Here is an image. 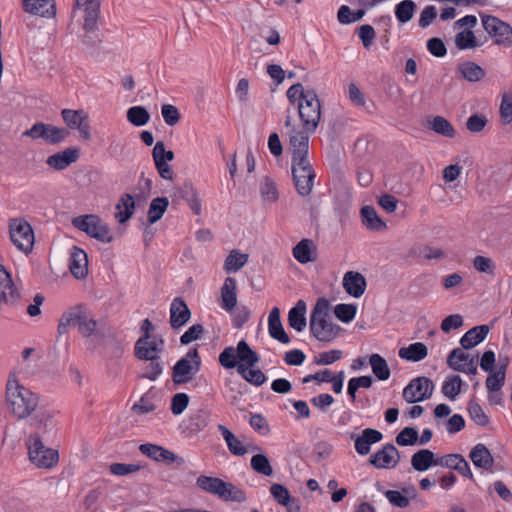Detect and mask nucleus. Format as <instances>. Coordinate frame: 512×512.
<instances>
[{"mask_svg":"<svg viewBox=\"0 0 512 512\" xmlns=\"http://www.w3.org/2000/svg\"><path fill=\"white\" fill-rule=\"evenodd\" d=\"M357 307L354 304H338L334 308L335 316L344 323L352 321L356 315Z\"/></svg>","mask_w":512,"mask_h":512,"instance_id":"obj_54","label":"nucleus"},{"mask_svg":"<svg viewBox=\"0 0 512 512\" xmlns=\"http://www.w3.org/2000/svg\"><path fill=\"white\" fill-rule=\"evenodd\" d=\"M306 303L299 300L288 313V324L297 332H302L306 328Z\"/></svg>","mask_w":512,"mask_h":512,"instance_id":"obj_36","label":"nucleus"},{"mask_svg":"<svg viewBox=\"0 0 512 512\" xmlns=\"http://www.w3.org/2000/svg\"><path fill=\"white\" fill-rule=\"evenodd\" d=\"M458 71L461 73L463 78L469 82L481 81L486 73L483 68L474 62H464L458 66Z\"/></svg>","mask_w":512,"mask_h":512,"instance_id":"obj_42","label":"nucleus"},{"mask_svg":"<svg viewBox=\"0 0 512 512\" xmlns=\"http://www.w3.org/2000/svg\"><path fill=\"white\" fill-rule=\"evenodd\" d=\"M218 430L221 432L223 439L230 453L236 456H243L248 452L260 451V447L252 443L244 444L238 439L226 426L219 424Z\"/></svg>","mask_w":512,"mask_h":512,"instance_id":"obj_20","label":"nucleus"},{"mask_svg":"<svg viewBox=\"0 0 512 512\" xmlns=\"http://www.w3.org/2000/svg\"><path fill=\"white\" fill-rule=\"evenodd\" d=\"M251 468L258 474L271 476L273 469L268 457L264 454H256L252 456L250 461Z\"/></svg>","mask_w":512,"mask_h":512,"instance_id":"obj_50","label":"nucleus"},{"mask_svg":"<svg viewBox=\"0 0 512 512\" xmlns=\"http://www.w3.org/2000/svg\"><path fill=\"white\" fill-rule=\"evenodd\" d=\"M261 198L266 203H276L279 199V191L276 183L268 176L261 179L259 184Z\"/></svg>","mask_w":512,"mask_h":512,"instance_id":"obj_40","label":"nucleus"},{"mask_svg":"<svg viewBox=\"0 0 512 512\" xmlns=\"http://www.w3.org/2000/svg\"><path fill=\"white\" fill-rule=\"evenodd\" d=\"M189 396L186 393H176L171 400V412L174 415L182 414L189 404Z\"/></svg>","mask_w":512,"mask_h":512,"instance_id":"obj_59","label":"nucleus"},{"mask_svg":"<svg viewBox=\"0 0 512 512\" xmlns=\"http://www.w3.org/2000/svg\"><path fill=\"white\" fill-rule=\"evenodd\" d=\"M248 261V254L232 250L224 262V270L228 273L240 270Z\"/></svg>","mask_w":512,"mask_h":512,"instance_id":"obj_45","label":"nucleus"},{"mask_svg":"<svg viewBox=\"0 0 512 512\" xmlns=\"http://www.w3.org/2000/svg\"><path fill=\"white\" fill-rule=\"evenodd\" d=\"M235 350L240 364H244L248 367H254L258 363L259 356L250 348L246 341L241 340L238 342Z\"/></svg>","mask_w":512,"mask_h":512,"instance_id":"obj_41","label":"nucleus"},{"mask_svg":"<svg viewBox=\"0 0 512 512\" xmlns=\"http://www.w3.org/2000/svg\"><path fill=\"white\" fill-rule=\"evenodd\" d=\"M164 341L162 338L151 337L147 332L139 338L135 344V355L141 360L154 359L159 357V353L163 350Z\"/></svg>","mask_w":512,"mask_h":512,"instance_id":"obj_16","label":"nucleus"},{"mask_svg":"<svg viewBox=\"0 0 512 512\" xmlns=\"http://www.w3.org/2000/svg\"><path fill=\"white\" fill-rule=\"evenodd\" d=\"M398 355L401 359L406 361L418 362L427 357L428 349L425 344L421 342H415L407 347L400 348Z\"/></svg>","mask_w":512,"mask_h":512,"instance_id":"obj_37","label":"nucleus"},{"mask_svg":"<svg viewBox=\"0 0 512 512\" xmlns=\"http://www.w3.org/2000/svg\"><path fill=\"white\" fill-rule=\"evenodd\" d=\"M268 330L270 336L280 343L288 344L290 338L285 332L280 319V310L278 307L272 308L268 317Z\"/></svg>","mask_w":512,"mask_h":512,"instance_id":"obj_31","label":"nucleus"},{"mask_svg":"<svg viewBox=\"0 0 512 512\" xmlns=\"http://www.w3.org/2000/svg\"><path fill=\"white\" fill-rule=\"evenodd\" d=\"M310 330L315 338L322 342H331L339 335L341 328L332 322L329 314V302L320 298L310 315Z\"/></svg>","mask_w":512,"mask_h":512,"instance_id":"obj_2","label":"nucleus"},{"mask_svg":"<svg viewBox=\"0 0 512 512\" xmlns=\"http://www.w3.org/2000/svg\"><path fill=\"white\" fill-rule=\"evenodd\" d=\"M499 113L503 125H508L512 122V93L504 92L502 94Z\"/></svg>","mask_w":512,"mask_h":512,"instance_id":"obj_51","label":"nucleus"},{"mask_svg":"<svg viewBox=\"0 0 512 512\" xmlns=\"http://www.w3.org/2000/svg\"><path fill=\"white\" fill-rule=\"evenodd\" d=\"M342 351L341 350H330L319 353L314 358V362L317 365H330L342 358Z\"/></svg>","mask_w":512,"mask_h":512,"instance_id":"obj_58","label":"nucleus"},{"mask_svg":"<svg viewBox=\"0 0 512 512\" xmlns=\"http://www.w3.org/2000/svg\"><path fill=\"white\" fill-rule=\"evenodd\" d=\"M418 440V432L412 427H405L397 436L396 443L400 446L414 445Z\"/></svg>","mask_w":512,"mask_h":512,"instance_id":"obj_57","label":"nucleus"},{"mask_svg":"<svg viewBox=\"0 0 512 512\" xmlns=\"http://www.w3.org/2000/svg\"><path fill=\"white\" fill-rule=\"evenodd\" d=\"M354 439L355 450L359 455H367L371 451V445L380 442L383 435L380 431L372 428H366L359 436H351Z\"/></svg>","mask_w":512,"mask_h":512,"instance_id":"obj_22","label":"nucleus"},{"mask_svg":"<svg viewBox=\"0 0 512 512\" xmlns=\"http://www.w3.org/2000/svg\"><path fill=\"white\" fill-rule=\"evenodd\" d=\"M191 313L187 304L181 298H175L170 306V324L174 329L184 326L190 319Z\"/></svg>","mask_w":512,"mask_h":512,"instance_id":"obj_27","label":"nucleus"},{"mask_svg":"<svg viewBox=\"0 0 512 512\" xmlns=\"http://www.w3.org/2000/svg\"><path fill=\"white\" fill-rule=\"evenodd\" d=\"M489 326L479 325L468 330L460 339L463 349H472L482 342L489 333Z\"/></svg>","mask_w":512,"mask_h":512,"instance_id":"obj_32","label":"nucleus"},{"mask_svg":"<svg viewBox=\"0 0 512 512\" xmlns=\"http://www.w3.org/2000/svg\"><path fill=\"white\" fill-rule=\"evenodd\" d=\"M433 382L427 377H418L410 381L403 390V398L408 403H416L428 399L433 392Z\"/></svg>","mask_w":512,"mask_h":512,"instance_id":"obj_14","label":"nucleus"},{"mask_svg":"<svg viewBox=\"0 0 512 512\" xmlns=\"http://www.w3.org/2000/svg\"><path fill=\"white\" fill-rule=\"evenodd\" d=\"M469 458L476 467L482 469H489L494 463L489 449L482 443H478L472 448Z\"/></svg>","mask_w":512,"mask_h":512,"instance_id":"obj_33","label":"nucleus"},{"mask_svg":"<svg viewBox=\"0 0 512 512\" xmlns=\"http://www.w3.org/2000/svg\"><path fill=\"white\" fill-rule=\"evenodd\" d=\"M385 496L387 500L396 507L407 508L409 506V498L402 495V493L397 490H387Z\"/></svg>","mask_w":512,"mask_h":512,"instance_id":"obj_64","label":"nucleus"},{"mask_svg":"<svg viewBox=\"0 0 512 512\" xmlns=\"http://www.w3.org/2000/svg\"><path fill=\"white\" fill-rule=\"evenodd\" d=\"M360 213L362 223L367 229L372 231H383L387 228L386 223L378 216L376 210L372 206H364Z\"/></svg>","mask_w":512,"mask_h":512,"instance_id":"obj_38","label":"nucleus"},{"mask_svg":"<svg viewBox=\"0 0 512 512\" xmlns=\"http://www.w3.org/2000/svg\"><path fill=\"white\" fill-rule=\"evenodd\" d=\"M139 451L156 462H163L166 464L176 463L178 466L185 464L183 457L176 455L174 452L151 443L141 444Z\"/></svg>","mask_w":512,"mask_h":512,"instance_id":"obj_17","label":"nucleus"},{"mask_svg":"<svg viewBox=\"0 0 512 512\" xmlns=\"http://www.w3.org/2000/svg\"><path fill=\"white\" fill-rule=\"evenodd\" d=\"M197 486L208 493L218 496L224 501L244 502L246 495L232 483L224 482L220 478L201 475L196 480Z\"/></svg>","mask_w":512,"mask_h":512,"instance_id":"obj_3","label":"nucleus"},{"mask_svg":"<svg viewBox=\"0 0 512 512\" xmlns=\"http://www.w3.org/2000/svg\"><path fill=\"white\" fill-rule=\"evenodd\" d=\"M299 117L307 132H314L321 119L320 100L314 90H307L305 100L298 103Z\"/></svg>","mask_w":512,"mask_h":512,"instance_id":"obj_6","label":"nucleus"},{"mask_svg":"<svg viewBox=\"0 0 512 512\" xmlns=\"http://www.w3.org/2000/svg\"><path fill=\"white\" fill-rule=\"evenodd\" d=\"M237 305V286L236 280L227 277L221 287L220 306L225 311H232Z\"/></svg>","mask_w":512,"mask_h":512,"instance_id":"obj_30","label":"nucleus"},{"mask_svg":"<svg viewBox=\"0 0 512 512\" xmlns=\"http://www.w3.org/2000/svg\"><path fill=\"white\" fill-rule=\"evenodd\" d=\"M369 364L374 375L381 381H386L390 377V369L387 361L379 354H372L369 357Z\"/></svg>","mask_w":512,"mask_h":512,"instance_id":"obj_43","label":"nucleus"},{"mask_svg":"<svg viewBox=\"0 0 512 512\" xmlns=\"http://www.w3.org/2000/svg\"><path fill=\"white\" fill-rule=\"evenodd\" d=\"M411 466L419 472L427 471L432 466H437V457L428 449H421L411 457Z\"/></svg>","mask_w":512,"mask_h":512,"instance_id":"obj_34","label":"nucleus"},{"mask_svg":"<svg viewBox=\"0 0 512 512\" xmlns=\"http://www.w3.org/2000/svg\"><path fill=\"white\" fill-rule=\"evenodd\" d=\"M416 4L412 0H403L395 6V16L399 23L409 22L415 13Z\"/></svg>","mask_w":512,"mask_h":512,"instance_id":"obj_46","label":"nucleus"},{"mask_svg":"<svg viewBox=\"0 0 512 512\" xmlns=\"http://www.w3.org/2000/svg\"><path fill=\"white\" fill-rule=\"evenodd\" d=\"M61 116L64 123L70 129H76L84 141H89L91 139V127L87 112L82 109H63L61 111Z\"/></svg>","mask_w":512,"mask_h":512,"instance_id":"obj_13","label":"nucleus"},{"mask_svg":"<svg viewBox=\"0 0 512 512\" xmlns=\"http://www.w3.org/2000/svg\"><path fill=\"white\" fill-rule=\"evenodd\" d=\"M477 361V357L460 348L453 349L447 358V364L451 369L472 375L477 373Z\"/></svg>","mask_w":512,"mask_h":512,"instance_id":"obj_15","label":"nucleus"},{"mask_svg":"<svg viewBox=\"0 0 512 512\" xmlns=\"http://www.w3.org/2000/svg\"><path fill=\"white\" fill-rule=\"evenodd\" d=\"M305 129L292 127L288 131L289 146L292 152V160L307 159L309 149V136Z\"/></svg>","mask_w":512,"mask_h":512,"instance_id":"obj_19","label":"nucleus"},{"mask_svg":"<svg viewBox=\"0 0 512 512\" xmlns=\"http://www.w3.org/2000/svg\"><path fill=\"white\" fill-rule=\"evenodd\" d=\"M201 360L197 349H194L176 362L172 369V380L175 384H186L198 373Z\"/></svg>","mask_w":512,"mask_h":512,"instance_id":"obj_8","label":"nucleus"},{"mask_svg":"<svg viewBox=\"0 0 512 512\" xmlns=\"http://www.w3.org/2000/svg\"><path fill=\"white\" fill-rule=\"evenodd\" d=\"M237 372L249 383L255 386H261L267 380V377L260 369H254L253 367L239 364L237 366Z\"/></svg>","mask_w":512,"mask_h":512,"instance_id":"obj_44","label":"nucleus"},{"mask_svg":"<svg viewBox=\"0 0 512 512\" xmlns=\"http://www.w3.org/2000/svg\"><path fill=\"white\" fill-rule=\"evenodd\" d=\"M75 11L82 14L84 30L94 31L99 18L100 0H76Z\"/></svg>","mask_w":512,"mask_h":512,"instance_id":"obj_18","label":"nucleus"},{"mask_svg":"<svg viewBox=\"0 0 512 512\" xmlns=\"http://www.w3.org/2000/svg\"><path fill=\"white\" fill-rule=\"evenodd\" d=\"M79 158L78 148H67L61 152L49 156L46 164L55 170H64Z\"/></svg>","mask_w":512,"mask_h":512,"instance_id":"obj_25","label":"nucleus"},{"mask_svg":"<svg viewBox=\"0 0 512 512\" xmlns=\"http://www.w3.org/2000/svg\"><path fill=\"white\" fill-rule=\"evenodd\" d=\"M69 135L70 132L66 128H59L43 122L35 123L30 129L23 133V136L34 140L41 138L48 144H58L64 141Z\"/></svg>","mask_w":512,"mask_h":512,"instance_id":"obj_12","label":"nucleus"},{"mask_svg":"<svg viewBox=\"0 0 512 512\" xmlns=\"http://www.w3.org/2000/svg\"><path fill=\"white\" fill-rule=\"evenodd\" d=\"M430 128L437 134L447 138H453L456 134L451 123L442 116H435L430 123Z\"/></svg>","mask_w":512,"mask_h":512,"instance_id":"obj_48","label":"nucleus"},{"mask_svg":"<svg viewBox=\"0 0 512 512\" xmlns=\"http://www.w3.org/2000/svg\"><path fill=\"white\" fill-rule=\"evenodd\" d=\"M115 219L123 224L127 222L133 215L135 210V201L131 194H124L120 197L116 204Z\"/></svg>","mask_w":512,"mask_h":512,"instance_id":"obj_35","label":"nucleus"},{"mask_svg":"<svg viewBox=\"0 0 512 512\" xmlns=\"http://www.w3.org/2000/svg\"><path fill=\"white\" fill-rule=\"evenodd\" d=\"M270 493L274 500L281 506L285 504L290 497H292L288 489L284 485L278 483L271 485Z\"/></svg>","mask_w":512,"mask_h":512,"instance_id":"obj_62","label":"nucleus"},{"mask_svg":"<svg viewBox=\"0 0 512 512\" xmlns=\"http://www.w3.org/2000/svg\"><path fill=\"white\" fill-rule=\"evenodd\" d=\"M169 206V200L166 197L154 198L148 208L147 220L149 224L159 221Z\"/></svg>","mask_w":512,"mask_h":512,"instance_id":"obj_39","label":"nucleus"},{"mask_svg":"<svg viewBox=\"0 0 512 512\" xmlns=\"http://www.w3.org/2000/svg\"><path fill=\"white\" fill-rule=\"evenodd\" d=\"M399 452L392 444L385 445L381 450L373 454L369 462L378 469L394 468L399 462Z\"/></svg>","mask_w":512,"mask_h":512,"instance_id":"obj_21","label":"nucleus"},{"mask_svg":"<svg viewBox=\"0 0 512 512\" xmlns=\"http://www.w3.org/2000/svg\"><path fill=\"white\" fill-rule=\"evenodd\" d=\"M468 412L470 418L476 425L481 427H487L489 425V417L478 403L471 401L468 406Z\"/></svg>","mask_w":512,"mask_h":512,"instance_id":"obj_52","label":"nucleus"},{"mask_svg":"<svg viewBox=\"0 0 512 512\" xmlns=\"http://www.w3.org/2000/svg\"><path fill=\"white\" fill-rule=\"evenodd\" d=\"M30 462L39 469H52L59 462L58 450L47 447L44 440L25 441Z\"/></svg>","mask_w":512,"mask_h":512,"instance_id":"obj_5","label":"nucleus"},{"mask_svg":"<svg viewBox=\"0 0 512 512\" xmlns=\"http://www.w3.org/2000/svg\"><path fill=\"white\" fill-rule=\"evenodd\" d=\"M155 166L157 168V171L159 175L166 180H172L173 178V172L171 170L170 165L166 160H164L161 156H158L156 154H152Z\"/></svg>","mask_w":512,"mask_h":512,"instance_id":"obj_63","label":"nucleus"},{"mask_svg":"<svg viewBox=\"0 0 512 512\" xmlns=\"http://www.w3.org/2000/svg\"><path fill=\"white\" fill-rule=\"evenodd\" d=\"M24 11L41 17L52 18L56 15L54 0H23Z\"/></svg>","mask_w":512,"mask_h":512,"instance_id":"obj_24","label":"nucleus"},{"mask_svg":"<svg viewBox=\"0 0 512 512\" xmlns=\"http://www.w3.org/2000/svg\"><path fill=\"white\" fill-rule=\"evenodd\" d=\"M505 381V368L501 367L497 372L490 374L486 379V387L489 392H499Z\"/></svg>","mask_w":512,"mask_h":512,"instance_id":"obj_55","label":"nucleus"},{"mask_svg":"<svg viewBox=\"0 0 512 512\" xmlns=\"http://www.w3.org/2000/svg\"><path fill=\"white\" fill-rule=\"evenodd\" d=\"M97 326V321L91 316L90 312L87 310L85 316L82 318L78 331L82 336L90 337L96 333Z\"/></svg>","mask_w":512,"mask_h":512,"instance_id":"obj_56","label":"nucleus"},{"mask_svg":"<svg viewBox=\"0 0 512 512\" xmlns=\"http://www.w3.org/2000/svg\"><path fill=\"white\" fill-rule=\"evenodd\" d=\"M9 234L12 243L24 253L32 250L34 232L31 225L23 218H15L9 222Z\"/></svg>","mask_w":512,"mask_h":512,"instance_id":"obj_10","label":"nucleus"},{"mask_svg":"<svg viewBox=\"0 0 512 512\" xmlns=\"http://www.w3.org/2000/svg\"><path fill=\"white\" fill-rule=\"evenodd\" d=\"M69 269L76 279H84L88 274V257L84 250L73 246L70 252Z\"/></svg>","mask_w":512,"mask_h":512,"instance_id":"obj_23","label":"nucleus"},{"mask_svg":"<svg viewBox=\"0 0 512 512\" xmlns=\"http://www.w3.org/2000/svg\"><path fill=\"white\" fill-rule=\"evenodd\" d=\"M292 176L298 194L310 195L314 185L315 172L308 158L292 160Z\"/></svg>","mask_w":512,"mask_h":512,"instance_id":"obj_9","label":"nucleus"},{"mask_svg":"<svg viewBox=\"0 0 512 512\" xmlns=\"http://www.w3.org/2000/svg\"><path fill=\"white\" fill-rule=\"evenodd\" d=\"M161 114L165 123L169 126L176 125L180 120V113L176 106L164 104L161 108Z\"/></svg>","mask_w":512,"mask_h":512,"instance_id":"obj_60","label":"nucleus"},{"mask_svg":"<svg viewBox=\"0 0 512 512\" xmlns=\"http://www.w3.org/2000/svg\"><path fill=\"white\" fill-rule=\"evenodd\" d=\"M343 287L349 295L359 298L365 292L366 279L359 272L348 271L343 277Z\"/></svg>","mask_w":512,"mask_h":512,"instance_id":"obj_26","label":"nucleus"},{"mask_svg":"<svg viewBox=\"0 0 512 512\" xmlns=\"http://www.w3.org/2000/svg\"><path fill=\"white\" fill-rule=\"evenodd\" d=\"M236 358V350L233 347H227L219 355V362L224 368L232 369L239 365L236 362Z\"/></svg>","mask_w":512,"mask_h":512,"instance_id":"obj_61","label":"nucleus"},{"mask_svg":"<svg viewBox=\"0 0 512 512\" xmlns=\"http://www.w3.org/2000/svg\"><path fill=\"white\" fill-rule=\"evenodd\" d=\"M29 418L31 431L28 434L26 441H30L32 438L44 440L45 437L54 433L56 425L55 412L53 410L40 407V409Z\"/></svg>","mask_w":512,"mask_h":512,"instance_id":"obj_7","label":"nucleus"},{"mask_svg":"<svg viewBox=\"0 0 512 512\" xmlns=\"http://www.w3.org/2000/svg\"><path fill=\"white\" fill-rule=\"evenodd\" d=\"M87 308L85 306H75L65 312L58 324V332L59 334H65L68 330V327H80V323L82 318L85 316L87 312Z\"/></svg>","mask_w":512,"mask_h":512,"instance_id":"obj_28","label":"nucleus"},{"mask_svg":"<svg viewBox=\"0 0 512 512\" xmlns=\"http://www.w3.org/2000/svg\"><path fill=\"white\" fill-rule=\"evenodd\" d=\"M5 402L9 413L18 420H25L40 409V396L16 379L6 384Z\"/></svg>","mask_w":512,"mask_h":512,"instance_id":"obj_1","label":"nucleus"},{"mask_svg":"<svg viewBox=\"0 0 512 512\" xmlns=\"http://www.w3.org/2000/svg\"><path fill=\"white\" fill-rule=\"evenodd\" d=\"M455 44L461 50L474 49L479 46L474 33L469 29H464L456 34Z\"/></svg>","mask_w":512,"mask_h":512,"instance_id":"obj_49","label":"nucleus"},{"mask_svg":"<svg viewBox=\"0 0 512 512\" xmlns=\"http://www.w3.org/2000/svg\"><path fill=\"white\" fill-rule=\"evenodd\" d=\"M127 119L134 126L141 127L150 120V114L145 107L133 106L127 111Z\"/></svg>","mask_w":512,"mask_h":512,"instance_id":"obj_47","label":"nucleus"},{"mask_svg":"<svg viewBox=\"0 0 512 512\" xmlns=\"http://www.w3.org/2000/svg\"><path fill=\"white\" fill-rule=\"evenodd\" d=\"M72 225L79 231L84 232L87 236L102 243H110L113 241V236L108 224L96 214L77 216L72 219Z\"/></svg>","mask_w":512,"mask_h":512,"instance_id":"obj_4","label":"nucleus"},{"mask_svg":"<svg viewBox=\"0 0 512 512\" xmlns=\"http://www.w3.org/2000/svg\"><path fill=\"white\" fill-rule=\"evenodd\" d=\"M293 257L301 264L316 261L317 247L311 239H302L292 250Z\"/></svg>","mask_w":512,"mask_h":512,"instance_id":"obj_29","label":"nucleus"},{"mask_svg":"<svg viewBox=\"0 0 512 512\" xmlns=\"http://www.w3.org/2000/svg\"><path fill=\"white\" fill-rule=\"evenodd\" d=\"M482 25L496 45L507 48L512 46V27L508 23L495 16L484 15Z\"/></svg>","mask_w":512,"mask_h":512,"instance_id":"obj_11","label":"nucleus"},{"mask_svg":"<svg viewBox=\"0 0 512 512\" xmlns=\"http://www.w3.org/2000/svg\"><path fill=\"white\" fill-rule=\"evenodd\" d=\"M462 380L459 376L455 375L448 378L443 386L442 393L451 400H454L456 396L461 392Z\"/></svg>","mask_w":512,"mask_h":512,"instance_id":"obj_53","label":"nucleus"}]
</instances>
